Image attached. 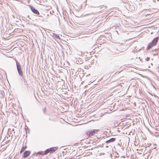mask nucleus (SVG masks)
Masks as SVG:
<instances>
[{
  "label": "nucleus",
  "instance_id": "1a4fd4ad",
  "mask_svg": "<svg viewBox=\"0 0 159 159\" xmlns=\"http://www.w3.org/2000/svg\"><path fill=\"white\" fill-rule=\"evenodd\" d=\"M26 148H27V147H26V145H25V146H23L21 150L20 151V153H21L23 152L24 151Z\"/></svg>",
  "mask_w": 159,
  "mask_h": 159
},
{
  "label": "nucleus",
  "instance_id": "dca6fc26",
  "mask_svg": "<svg viewBox=\"0 0 159 159\" xmlns=\"http://www.w3.org/2000/svg\"><path fill=\"white\" fill-rule=\"evenodd\" d=\"M158 1H159V0H157Z\"/></svg>",
  "mask_w": 159,
  "mask_h": 159
},
{
  "label": "nucleus",
  "instance_id": "7ed1b4c3",
  "mask_svg": "<svg viewBox=\"0 0 159 159\" xmlns=\"http://www.w3.org/2000/svg\"><path fill=\"white\" fill-rule=\"evenodd\" d=\"M57 149L56 147H52L48 149H47L45 151V152L47 154L49 152L50 153H53L55 152Z\"/></svg>",
  "mask_w": 159,
  "mask_h": 159
},
{
  "label": "nucleus",
  "instance_id": "423d86ee",
  "mask_svg": "<svg viewBox=\"0 0 159 159\" xmlns=\"http://www.w3.org/2000/svg\"><path fill=\"white\" fill-rule=\"evenodd\" d=\"M30 154V152L29 151H25L23 153V157L26 158L28 157Z\"/></svg>",
  "mask_w": 159,
  "mask_h": 159
},
{
  "label": "nucleus",
  "instance_id": "9b49d317",
  "mask_svg": "<svg viewBox=\"0 0 159 159\" xmlns=\"http://www.w3.org/2000/svg\"><path fill=\"white\" fill-rule=\"evenodd\" d=\"M150 60V58L149 57H147L146 58V60L148 61Z\"/></svg>",
  "mask_w": 159,
  "mask_h": 159
},
{
  "label": "nucleus",
  "instance_id": "f8f14e48",
  "mask_svg": "<svg viewBox=\"0 0 159 159\" xmlns=\"http://www.w3.org/2000/svg\"><path fill=\"white\" fill-rule=\"evenodd\" d=\"M154 50L155 51L158 52V51H159V49H155V50Z\"/></svg>",
  "mask_w": 159,
  "mask_h": 159
},
{
  "label": "nucleus",
  "instance_id": "ddd939ff",
  "mask_svg": "<svg viewBox=\"0 0 159 159\" xmlns=\"http://www.w3.org/2000/svg\"><path fill=\"white\" fill-rule=\"evenodd\" d=\"M43 112L44 113H45V111H46V109H45V108H44L43 109Z\"/></svg>",
  "mask_w": 159,
  "mask_h": 159
},
{
  "label": "nucleus",
  "instance_id": "f03ea898",
  "mask_svg": "<svg viewBox=\"0 0 159 159\" xmlns=\"http://www.w3.org/2000/svg\"><path fill=\"white\" fill-rule=\"evenodd\" d=\"M15 61L16 63V68L19 75L21 77L23 75V72L22 70L20 64L15 59Z\"/></svg>",
  "mask_w": 159,
  "mask_h": 159
},
{
  "label": "nucleus",
  "instance_id": "2eb2a0df",
  "mask_svg": "<svg viewBox=\"0 0 159 159\" xmlns=\"http://www.w3.org/2000/svg\"><path fill=\"white\" fill-rule=\"evenodd\" d=\"M121 157H123V156H121Z\"/></svg>",
  "mask_w": 159,
  "mask_h": 159
},
{
  "label": "nucleus",
  "instance_id": "4468645a",
  "mask_svg": "<svg viewBox=\"0 0 159 159\" xmlns=\"http://www.w3.org/2000/svg\"><path fill=\"white\" fill-rule=\"evenodd\" d=\"M158 54V53H155L154 54V56H156V55H157Z\"/></svg>",
  "mask_w": 159,
  "mask_h": 159
},
{
  "label": "nucleus",
  "instance_id": "20e7f679",
  "mask_svg": "<svg viewBox=\"0 0 159 159\" xmlns=\"http://www.w3.org/2000/svg\"><path fill=\"white\" fill-rule=\"evenodd\" d=\"M99 131V129H93L92 130H91L90 131L88 132L87 133V135H89V136H91L94 135L96 132Z\"/></svg>",
  "mask_w": 159,
  "mask_h": 159
},
{
  "label": "nucleus",
  "instance_id": "0eeeda50",
  "mask_svg": "<svg viewBox=\"0 0 159 159\" xmlns=\"http://www.w3.org/2000/svg\"><path fill=\"white\" fill-rule=\"evenodd\" d=\"M115 140L116 139L114 138H112L109 139L108 140L106 141V142L107 143L112 142L115 141Z\"/></svg>",
  "mask_w": 159,
  "mask_h": 159
},
{
  "label": "nucleus",
  "instance_id": "9d476101",
  "mask_svg": "<svg viewBox=\"0 0 159 159\" xmlns=\"http://www.w3.org/2000/svg\"><path fill=\"white\" fill-rule=\"evenodd\" d=\"M52 35L54 37H55V38H57L59 39H60V37L57 34L55 33H53Z\"/></svg>",
  "mask_w": 159,
  "mask_h": 159
},
{
  "label": "nucleus",
  "instance_id": "39448f33",
  "mask_svg": "<svg viewBox=\"0 0 159 159\" xmlns=\"http://www.w3.org/2000/svg\"><path fill=\"white\" fill-rule=\"evenodd\" d=\"M30 9L33 13L37 15L38 16H39L40 13L37 10L35 9L32 6L30 7Z\"/></svg>",
  "mask_w": 159,
  "mask_h": 159
},
{
  "label": "nucleus",
  "instance_id": "f257e3e1",
  "mask_svg": "<svg viewBox=\"0 0 159 159\" xmlns=\"http://www.w3.org/2000/svg\"><path fill=\"white\" fill-rule=\"evenodd\" d=\"M159 37H158L154 38L151 42L149 43L147 47L146 50H149L153 47L155 46L159 40Z\"/></svg>",
  "mask_w": 159,
  "mask_h": 159
},
{
  "label": "nucleus",
  "instance_id": "6e6552de",
  "mask_svg": "<svg viewBox=\"0 0 159 159\" xmlns=\"http://www.w3.org/2000/svg\"><path fill=\"white\" fill-rule=\"evenodd\" d=\"M37 154H38L42 155H45L47 154L46 153L45 151H44V152H43L42 151L39 152L37 153Z\"/></svg>",
  "mask_w": 159,
  "mask_h": 159
}]
</instances>
